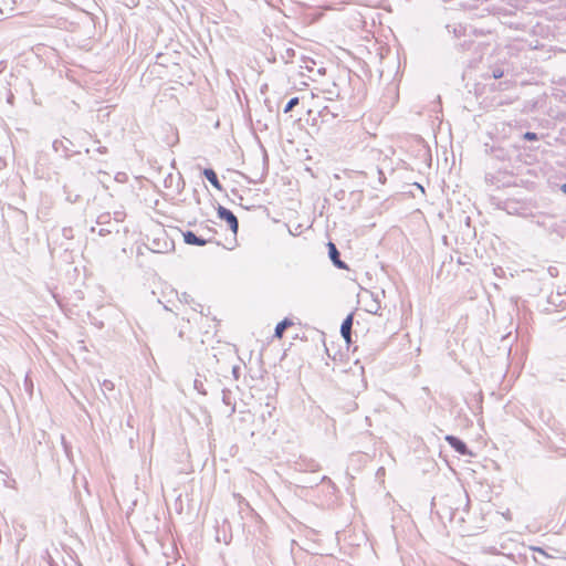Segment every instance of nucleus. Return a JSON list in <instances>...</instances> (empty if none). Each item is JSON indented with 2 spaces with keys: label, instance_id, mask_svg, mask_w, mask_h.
<instances>
[{
  "label": "nucleus",
  "instance_id": "nucleus-1",
  "mask_svg": "<svg viewBox=\"0 0 566 566\" xmlns=\"http://www.w3.org/2000/svg\"><path fill=\"white\" fill-rule=\"evenodd\" d=\"M218 217L221 220H224L228 223V226L230 227L232 232L237 233L238 228H239V222H238V219L233 214L232 211H230L229 209H227V208H224L222 206H219V208H218Z\"/></svg>",
  "mask_w": 566,
  "mask_h": 566
},
{
  "label": "nucleus",
  "instance_id": "nucleus-2",
  "mask_svg": "<svg viewBox=\"0 0 566 566\" xmlns=\"http://www.w3.org/2000/svg\"><path fill=\"white\" fill-rule=\"evenodd\" d=\"M444 439L458 453H460L462 455L470 454V451H469L467 444L459 438L449 434V436H446Z\"/></svg>",
  "mask_w": 566,
  "mask_h": 566
},
{
  "label": "nucleus",
  "instance_id": "nucleus-3",
  "mask_svg": "<svg viewBox=\"0 0 566 566\" xmlns=\"http://www.w3.org/2000/svg\"><path fill=\"white\" fill-rule=\"evenodd\" d=\"M327 245H328V255H329V259L333 262V264L338 269H347L346 263L343 262L339 258V252H338L336 245L332 242H329Z\"/></svg>",
  "mask_w": 566,
  "mask_h": 566
},
{
  "label": "nucleus",
  "instance_id": "nucleus-4",
  "mask_svg": "<svg viewBox=\"0 0 566 566\" xmlns=\"http://www.w3.org/2000/svg\"><path fill=\"white\" fill-rule=\"evenodd\" d=\"M353 326V316L348 315L340 325V334L347 344L350 343V333Z\"/></svg>",
  "mask_w": 566,
  "mask_h": 566
},
{
  "label": "nucleus",
  "instance_id": "nucleus-5",
  "mask_svg": "<svg viewBox=\"0 0 566 566\" xmlns=\"http://www.w3.org/2000/svg\"><path fill=\"white\" fill-rule=\"evenodd\" d=\"M182 235H184V241L187 244L202 247V245H206L208 242L207 240L197 237L192 231H186L182 233Z\"/></svg>",
  "mask_w": 566,
  "mask_h": 566
},
{
  "label": "nucleus",
  "instance_id": "nucleus-6",
  "mask_svg": "<svg viewBox=\"0 0 566 566\" xmlns=\"http://www.w3.org/2000/svg\"><path fill=\"white\" fill-rule=\"evenodd\" d=\"M203 176L207 178V180L218 190L221 189V185L219 182V179L217 177V174L210 169V168H207L203 170Z\"/></svg>",
  "mask_w": 566,
  "mask_h": 566
},
{
  "label": "nucleus",
  "instance_id": "nucleus-7",
  "mask_svg": "<svg viewBox=\"0 0 566 566\" xmlns=\"http://www.w3.org/2000/svg\"><path fill=\"white\" fill-rule=\"evenodd\" d=\"M293 322L289 318H284L282 322H280L274 329V336L277 338H281L283 336L284 331L292 326Z\"/></svg>",
  "mask_w": 566,
  "mask_h": 566
},
{
  "label": "nucleus",
  "instance_id": "nucleus-8",
  "mask_svg": "<svg viewBox=\"0 0 566 566\" xmlns=\"http://www.w3.org/2000/svg\"><path fill=\"white\" fill-rule=\"evenodd\" d=\"M294 56H295V50L292 48H286L284 50V52L281 54V59L285 63H291Z\"/></svg>",
  "mask_w": 566,
  "mask_h": 566
},
{
  "label": "nucleus",
  "instance_id": "nucleus-9",
  "mask_svg": "<svg viewBox=\"0 0 566 566\" xmlns=\"http://www.w3.org/2000/svg\"><path fill=\"white\" fill-rule=\"evenodd\" d=\"M298 102H300L298 97L291 98L284 107V113L291 112L293 109V107H295L298 104Z\"/></svg>",
  "mask_w": 566,
  "mask_h": 566
},
{
  "label": "nucleus",
  "instance_id": "nucleus-10",
  "mask_svg": "<svg viewBox=\"0 0 566 566\" xmlns=\"http://www.w3.org/2000/svg\"><path fill=\"white\" fill-rule=\"evenodd\" d=\"M102 387L104 390H108V391L114 390V384L111 380H104L102 384Z\"/></svg>",
  "mask_w": 566,
  "mask_h": 566
},
{
  "label": "nucleus",
  "instance_id": "nucleus-11",
  "mask_svg": "<svg viewBox=\"0 0 566 566\" xmlns=\"http://www.w3.org/2000/svg\"><path fill=\"white\" fill-rule=\"evenodd\" d=\"M524 138L527 139V140H536L537 139V135L535 133H532V132H526L524 134Z\"/></svg>",
  "mask_w": 566,
  "mask_h": 566
},
{
  "label": "nucleus",
  "instance_id": "nucleus-12",
  "mask_svg": "<svg viewBox=\"0 0 566 566\" xmlns=\"http://www.w3.org/2000/svg\"><path fill=\"white\" fill-rule=\"evenodd\" d=\"M380 308V305L378 303H374L369 308H368V312L369 313H373V314H376L378 312V310Z\"/></svg>",
  "mask_w": 566,
  "mask_h": 566
},
{
  "label": "nucleus",
  "instance_id": "nucleus-13",
  "mask_svg": "<svg viewBox=\"0 0 566 566\" xmlns=\"http://www.w3.org/2000/svg\"><path fill=\"white\" fill-rule=\"evenodd\" d=\"M61 146H63V142L62 140H54L53 142V148H54L55 151H59Z\"/></svg>",
  "mask_w": 566,
  "mask_h": 566
},
{
  "label": "nucleus",
  "instance_id": "nucleus-14",
  "mask_svg": "<svg viewBox=\"0 0 566 566\" xmlns=\"http://www.w3.org/2000/svg\"><path fill=\"white\" fill-rule=\"evenodd\" d=\"M232 374H233L234 378L238 379L239 374H240V366H233Z\"/></svg>",
  "mask_w": 566,
  "mask_h": 566
},
{
  "label": "nucleus",
  "instance_id": "nucleus-15",
  "mask_svg": "<svg viewBox=\"0 0 566 566\" xmlns=\"http://www.w3.org/2000/svg\"><path fill=\"white\" fill-rule=\"evenodd\" d=\"M502 76H503V71H501V70L493 71L494 78H501Z\"/></svg>",
  "mask_w": 566,
  "mask_h": 566
},
{
  "label": "nucleus",
  "instance_id": "nucleus-16",
  "mask_svg": "<svg viewBox=\"0 0 566 566\" xmlns=\"http://www.w3.org/2000/svg\"><path fill=\"white\" fill-rule=\"evenodd\" d=\"M562 190H563V192H564V193H566V184H564V185L562 186Z\"/></svg>",
  "mask_w": 566,
  "mask_h": 566
},
{
  "label": "nucleus",
  "instance_id": "nucleus-17",
  "mask_svg": "<svg viewBox=\"0 0 566 566\" xmlns=\"http://www.w3.org/2000/svg\"><path fill=\"white\" fill-rule=\"evenodd\" d=\"M105 217H106V216H99V218H98V221H97V222H98V223H102V222H103V221H102V219H103V218H105Z\"/></svg>",
  "mask_w": 566,
  "mask_h": 566
},
{
  "label": "nucleus",
  "instance_id": "nucleus-18",
  "mask_svg": "<svg viewBox=\"0 0 566 566\" xmlns=\"http://www.w3.org/2000/svg\"><path fill=\"white\" fill-rule=\"evenodd\" d=\"M305 67L310 71L312 70L311 64H306Z\"/></svg>",
  "mask_w": 566,
  "mask_h": 566
}]
</instances>
